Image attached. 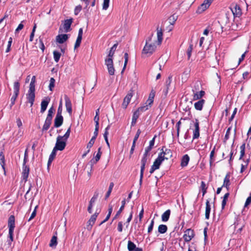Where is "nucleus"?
<instances>
[{"label": "nucleus", "instance_id": "f257e3e1", "mask_svg": "<svg viewBox=\"0 0 251 251\" xmlns=\"http://www.w3.org/2000/svg\"><path fill=\"white\" fill-rule=\"evenodd\" d=\"M35 76H33L29 84V88L26 95L28 102L30 104V107L33 105L35 100Z\"/></svg>", "mask_w": 251, "mask_h": 251}, {"label": "nucleus", "instance_id": "f03ea898", "mask_svg": "<svg viewBox=\"0 0 251 251\" xmlns=\"http://www.w3.org/2000/svg\"><path fill=\"white\" fill-rule=\"evenodd\" d=\"M156 46L154 43H149L146 41V44L142 51V56L143 57H149L155 51Z\"/></svg>", "mask_w": 251, "mask_h": 251}, {"label": "nucleus", "instance_id": "7ed1b4c3", "mask_svg": "<svg viewBox=\"0 0 251 251\" xmlns=\"http://www.w3.org/2000/svg\"><path fill=\"white\" fill-rule=\"evenodd\" d=\"M15 217L13 215H11L8 221V226L9 228V238L10 242L13 241V232L15 227Z\"/></svg>", "mask_w": 251, "mask_h": 251}, {"label": "nucleus", "instance_id": "20e7f679", "mask_svg": "<svg viewBox=\"0 0 251 251\" xmlns=\"http://www.w3.org/2000/svg\"><path fill=\"white\" fill-rule=\"evenodd\" d=\"M67 141L62 139L61 135H58L54 148L57 151H63L66 146Z\"/></svg>", "mask_w": 251, "mask_h": 251}, {"label": "nucleus", "instance_id": "39448f33", "mask_svg": "<svg viewBox=\"0 0 251 251\" xmlns=\"http://www.w3.org/2000/svg\"><path fill=\"white\" fill-rule=\"evenodd\" d=\"M213 0H204L198 8L196 12L201 14L207 9L211 5Z\"/></svg>", "mask_w": 251, "mask_h": 251}, {"label": "nucleus", "instance_id": "423d86ee", "mask_svg": "<svg viewBox=\"0 0 251 251\" xmlns=\"http://www.w3.org/2000/svg\"><path fill=\"white\" fill-rule=\"evenodd\" d=\"M161 151L159 153L158 155H161L163 160H168L171 158L173 156L172 151L170 149L163 147L161 150Z\"/></svg>", "mask_w": 251, "mask_h": 251}, {"label": "nucleus", "instance_id": "0eeeda50", "mask_svg": "<svg viewBox=\"0 0 251 251\" xmlns=\"http://www.w3.org/2000/svg\"><path fill=\"white\" fill-rule=\"evenodd\" d=\"M100 210L98 211V210H97L95 212V213L91 216L90 219L87 222L86 228L88 230H91L93 226L94 225L95 221L97 219V218L100 213Z\"/></svg>", "mask_w": 251, "mask_h": 251}, {"label": "nucleus", "instance_id": "6e6552de", "mask_svg": "<svg viewBox=\"0 0 251 251\" xmlns=\"http://www.w3.org/2000/svg\"><path fill=\"white\" fill-rule=\"evenodd\" d=\"M105 65L106 66L108 74L113 75L115 74V69L113 66V61L110 59H105Z\"/></svg>", "mask_w": 251, "mask_h": 251}, {"label": "nucleus", "instance_id": "1a4fd4ad", "mask_svg": "<svg viewBox=\"0 0 251 251\" xmlns=\"http://www.w3.org/2000/svg\"><path fill=\"white\" fill-rule=\"evenodd\" d=\"M194 123V129L193 131V139H198L200 137V126L199 122L197 119L193 122Z\"/></svg>", "mask_w": 251, "mask_h": 251}, {"label": "nucleus", "instance_id": "9d476101", "mask_svg": "<svg viewBox=\"0 0 251 251\" xmlns=\"http://www.w3.org/2000/svg\"><path fill=\"white\" fill-rule=\"evenodd\" d=\"M194 232L193 230L189 228L186 229L184 231V234L183 235V237L185 241L188 242L192 240V239L194 237Z\"/></svg>", "mask_w": 251, "mask_h": 251}, {"label": "nucleus", "instance_id": "9b49d317", "mask_svg": "<svg viewBox=\"0 0 251 251\" xmlns=\"http://www.w3.org/2000/svg\"><path fill=\"white\" fill-rule=\"evenodd\" d=\"M73 22V18L67 19L64 20L63 23V27L64 28V31L65 32H68L71 31V26Z\"/></svg>", "mask_w": 251, "mask_h": 251}, {"label": "nucleus", "instance_id": "f8f14e48", "mask_svg": "<svg viewBox=\"0 0 251 251\" xmlns=\"http://www.w3.org/2000/svg\"><path fill=\"white\" fill-rule=\"evenodd\" d=\"M132 92L131 91L129 92L124 99L123 102L122 103V107L124 109H126L128 104L130 101L132 97Z\"/></svg>", "mask_w": 251, "mask_h": 251}, {"label": "nucleus", "instance_id": "ddd939ff", "mask_svg": "<svg viewBox=\"0 0 251 251\" xmlns=\"http://www.w3.org/2000/svg\"><path fill=\"white\" fill-rule=\"evenodd\" d=\"M22 177L23 180L26 182L27 180L29 173V168L27 165H23Z\"/></svg>", "mask_w": 251, "mask_h": 251}, {"label": "nucleus", "instance_id": "4468645a", "mask_svg": "<svg viewBox=\"0 0 251 251\" xmlns=\"http://www.w3.org/2000/svg\"><path fill=\"white\" fill-rule=\"evenodd\" d=\"M64 99L65 101V106L66 108V110L70 114V115H71L72 113L71 101L67 95H65Z\"/></svg>", "mask_w": 251, "mask_h": 251}, {"label": "nucleus", "instance_id": "2eb2a0df", "mask_svg": "<svg viewBox=\"0 0 251 251\" xmlns=\"http://www.w3.org/2000/svg\"><path fill=\"white\" fill-rule=\"evenodd\" d=\"M147 158L142 157L141 159V171H140V183L142 182V179L143 177L144 171L145 168L146 164L147 162Z\"/></svg>", "mask_w": 251, "mask_h": 251}, {"label": "nucleus", "instance_id": "dca6fc26", "mask_svg": "<svg viewBox=\"0 0 251 251\" xmlns=\"http://www.w3.org/2000/svg\"><path fill=\"white\" fill-rule=\"evenodd\" d=\"M83 34V29L80 28L78 30V36L75 45V49H76L80 46Z\"/></svg>", "mask_w": 251, "mask_h": 251}, {"label": "nucleus", "instance_id": "f3484780", "mask_svg": "<svg viewBox=\"0 0 251 251\" xmlns=\"http://www.w3.org/2000/svg\"><path fill=\"white\" fill-rule=\"evenodd\" d=\"M63 117L62 116L56 115L54 122V127H60L63 124Z\"/></svg>", "mask_w": 251, "mask_h": 251}, {"label": "nucleus", "instance_id": "a211bd4d", "mask_svg": "<svg viewBox=\"0 0 251 251\" xmlns=\"http://www.w3.org/2000/svg\"><path fill=\"white\" fill-rule=\"evenodd\" d=\"M68 35L67 34H59L56 37V41L59 44H63L68 40Z\"/></svg>", "mask_w": 251, "mask_h": 251}, {"label": "nucleus", "instance_id": "6ab92c4d", "mask_svg": "<svg viewBox=\"0 0 251 251\" xmlns=\"http://www.w3.org/2000/svg\"><path fill=\"white\" fill-rule=\"evenodd\" d=\"M98 131L99 130L98 129H95L94 132V135L88 143L87 145V149H91L93 146L95 142V140L98 135Z\"/></svg>", "mask_w": 251, "mask_h": 251}, {"label": "nucleus", "instance_id": "aec40b11", "mask_svg": "<svg viewBox=\"0 0 251 251\" xmlns=\"http://www.w3.org/2000/svg\"><path fill=\"white\" fill-rule=\"evenodd\" d=\"M50 99L48 98L42 100L41 103V113H43L46 111Z\"/></svg>", "mask_w": 251, "mask_h": 251}, {"label": "nucleus", "instance_id": "412c9836", "mask_svg": "<svg viewBox=\"0 0 251 251\" xmlns=\"http://www.w3.org/2000/svg\"><path fill=\"white\" fill-rule=\"evenodd\" d=\"M157 31V40L156 41L157 44L160 45L163 40V31L161 28H159L158 27L156 29Z\"/></svg>", "mask_w": 251, "mask_h": 251}, {"label": "nucleus", "instance_id": "4be33fe9", "mask_svg": "<svg viewBox=\"0 0 251 251\" xmlns=\"http://www.w3.org/2000/svg\"><path fill=\"white\" fill-rule=\"evenodd\" d=\"M163 161L164 160L161 155H158L157 158L154 161L152 166L157 169H158Z\"/></svg>", "mask_w": 251, "mask_h": 251}, {"label": "nucleus", "instance_id": "5701e85b", "mask_svg": "<svg viewBox=\"0 0 251 251\" xmlns=\"http://www.w3.org/2000/svg\"><path fill=\"white\" fill-rule=\"evenodd\" d=\"M190 160V157L188 154L184 155L181 160L180 166L182 167H185L187 166Z\"/></svg>", "mask_w": 251, "mask_h": 251}, {"label": "nucleus", "instance_id": "b1692460", "mask_svg": "<svg viewBox=\"0 0 251 251\" xmlns=\"http://www.w3.org/2000/svg\"><path fill=\"white\" fill-rule=\"evenodd\" d=\"M52 122V120L48 118H46L43 126L42 131H46L50 128Z\"/></svg>", "mask_w": 251, "mask_h": 251}, {"label": "nucleus", "instance_id": "393cba45", "mask_svg": "<svg viewBox=\"0 0 251 251\" xmlns=\"http://www.w3.org/2000/svg\"><path fill=\"white\" fill-rule=\"evenodd\" d=\"M205 100L203 99L199 100L194 104L195 108L197 110H201L202 109Z\"/></svg>", "mask_w": 251, "mask_h": 251}, {"label": "nucleus", "instance_id": "a878e982", "mask_svg": "<svg viewBox=\"0 0 251 251\" xmlns=\"http://www.w3.org/2000/svg\"><path fill=\"white\" fill-rule=\"evenodd\" d=\"M205 95V92L201 90L199 92L194 93L193 100H198L201 99Z\"/></svg>", "mask_w": 251, "mask_h": 251}, {"label": "nucleus", "instance_id": "bb28decb", "mask_svg": "<svg viewBox=\"0 0 251 251\" xmlns=\"http://www.w3.org/2000/svg\"><path fill=\"white\" fill-rule=\"evenodd\" d=\"M171 214V211L170 209L166 210L165 212L163 213L161 216V219L163 222H167L170 218V216Z\"/></svg>", "mask_w": 251, "mask_h": 251}, {"label": "nucleus", "instance_id": "cd10ccee", "mask_svg": "<svg viewBox=\"0 0 251 251\" xmlns=\"http://www.w3.org/2000/svg\"><path fill=\"white\" fill-rule=\"evenodd\" d=\"M211 211V206L208 200L206 201V207H205V219H209L210 216V213Z\"/></svg>", "mask_w": 251, "mask_h": 251}, {"label": "nucleus", "instance_id": "c85d7f7f", "mask_svg": "<svg viewBox=\"0 0 251 251\" xmlns=\"http://www.w3.org/2000/svg\"><path fill=\"white\" fill-rule=\"evenodd\" d=\"M101 155V154L97 153L94 157L90 160L89 163L91 166V170L93 169L94 164L97 163V162L100 159Z\"/></svg>", "mask_w": 251, "mask_h": 251}, {"label": "nucleus", "instance_id": "c756f323", "mask_svg": "<svg viewBox=\"0 0 251 251\" xmlns=\"http://www.w3.org/2000/svg\"><path fill=\"white\" fill-rule=\"evenodd\" d=\"M0 164L1 165L2 169L4 171V173L5 174V157L2 152L0 153Z\"/></svg>", "mask_w": 251, "mask_h": 251}, {"label": "nucleus", "instance_id": "7c9ffc66", "mask_svg": "<svg viewBox=\"0 0 251 251\" xmlns=\"http://www.w3.org/2000/svg\"><path fill=\"white\" fill-rule=\"evenodd\" d=\"M126 203V199H124L122 201V205L120 207V208L119 209V210L117 211L116 215L115 216V217L114 218V219H116L117 218V217L119 216L120 215V214L122 213L123 210L124 209Z\"/></svg>", "mask_w": 251, "mask_h": 251}, {"label": "nucleus", "instance_id": "2f4dec72", "mask_svg": "<svg viewBox=\"0 0 251 251\" xmlns=\"http://www.w3.org/2000/svg\"><path fill=\"white\" fill-rule=\"evenodd\" d=\"M140 116V113H138V112L135 111L132 115V121H131V126H134L137 122V119L139 118Z\"/></svg>", "mask_w": 251, "mask_h": 251}, {"label": "nucleus", "instance_id": "473e14b6", "mask_svg": "<svg viewBox=\"0 0 251 251\" xmlns=\"http://www.w3.org/2000/svg\"><path fill=\"white\" fill-rule=\"evenodd\" d=\"M230 185L229 176L227 175L225 177L224 183L222 187H225L227 190H228L229 186Z\"/></svg>", "mask_w": 251, "mask_h": 251}, {"label": "nucleus", "instance_id": "72a5a7b5", "mask_svg": "<svg viewBox=\"0 0 251 251\" xmlns=\"http://www.w3.org/2000/svg\"><path fill=\"white\" fill-rule=\"evenodd\" d=\"M168 227L165 225H160L158 228V231L161 234L165 233L167 230Z\"/></svg>", "mask_w": 251, "mask_h": 251}, {"label": "nucleus", "instance_id": "f704fd0d", "mask_svg": "<svg viewBox=\"0 0 251 251\" xmlns=\"http://www.w3.org/2000/svg\"><path fill=\"white\" fill-rule=\"evenodd\" d=\"M229 196V193H226L225 194L223 198V200L222 202V209H224L225 208V207L226 204V201H227L228 198Z\"/></svg>", "mask_w": 251, "mask_h": 251}, {"label": "nucleus", "instance_id": "c9c22d12", "mask_svg": "<svg viewBox=\"0 0 251 251\" xmlns=\"http://www.w3.org/2000/svg\"><path fill=\"white\" fill-rule=\"evenodd\" d=\"M96 200V198L93 197L91 198L89 202V204L88 207V211L89 213H92V212L93 204L95 202Z\"/></svg>", "mask_w": 251, "mask_h": 251}, {"label": "nucleus", "instance_id": "e433bc0d", "mask_svg": "<svg viewBox=\"0 0 251 251\" xmlns=\"http://www.w3.org/2000/svg\"><path fill=\"white\" fill-rule=\"evenodd\" d=\"M14 94H18L20 91V83L18 81H16L14 83L13 86Z\"/></svg>", "mask_w": 251, "mask_h": 251}, {"label": "nucleus", "instance_id": "4c0bfd02", "mask_svg": "<svg viewBox=\"0 0 251 251\" xmlns=\"http://www.w3.org/2000/svg\"><path fill=\"white\" fill-rule=\"evenodd\" d=\"M53 58H54L55 62L56 63L58 62V61H59L60 56L61 55V53L56 50H54L53 52Z\"/></svg>", "mask_w": 251, "mask_h": 251}, {"label": "nucleus", "instance_id": "58836bf2", "mask_svg": "<svg viewBox=\"0 0 251 251\" xmlns=\"http://www.w3.org/2000/svg\"><path fill=\"white\" fill-rule=\"evenodd\" d=\"M127 248L129 251H132L137 249V248L133 242H131V241H129L128 242Z\"/></svg>", "mask_w": 251, "mask_h": 251}, {"label": "nucleus", "instance_id": "ea45409f", "mask_svg": "<svg viewBox=\"0 0 251 251\" xmlns=\"http://www.w3.org/2000/svg\"><path fill=\"white\" fill-rule=\"evenodd\" d=\"M200 189L202 192V196H203L206 193L207 187L206 186L205 182L203 181L201 182Z\"/></svg>", "mask_w": 251, "mask_h": 251}, {"label": "nucleus", "instance_id": "a19ab883", "mask_svg": "<svg viewBox=\"0 0 251 251\" xmlns=\"http://www.w3.org/2000/svg\"><path fill=\"white\" fill-rule=\"evenodd\" d=\"M57 244V237L55 236H53L50 240V247H55L56 246Z\"/></svg>", "mask_w": 251, "mask_h": 251}, {"label": "nucleus", "instance_id": "79ce46f5", "mask_svg": "<svg viewBox=\"0 0 251 251\" xmlns=\"http://www.w3.org/2000/svg\"><path fill=\"white\" fill-rule=\"evenodd\" d=\"M124 58H125V63H124V67L123 68V70L121 72V73L123 74L126 68V66L127 65V62H128V54L127 52H126L125 53V54H124Z\"/></svg>", "mask_w": 251, "mask_h": 251}, {"label": "nucleus", "instance_id": "37998d69", "mask_svg": "<svg viewBox=\"0 0 251 251\" xmlns=\"http://www.w3.org/2000/svg\"><path fill=\"white\" fill-rule=\"evenodd\" d=\"M172 81V75H170L168 78L166 79L165 81V87L167 88V89H169L171 84Z\"/></svg>", "mask_w": 251, "mask_h": 251}, {"label": "nucleus", "instance_id": "c03bdc74", "mask_svg": "<svg viewBox=\"0 0 251 251\" xmlns=\"http://www.w3.org/2000/svg\"><path fill=\"white\" fill-rule=\"evenodd\" d=\"M113 187H114V183H113V182H111L110 183V185H109V186L108 190L107 192V193L106 194V195H105V199H107L109 197V196L110 195Z\"/></svg>", "mask_w": 251, "mask_h": 251}, {"label": "nucleus", "instance_id": "a18cd8bd", "mask_svg": "<svg viewBox=\"0 0 251 251\" xmlns=\"http://www.w3.org/2000/svg\"><path fill=\"white\" fill-rule=\"evenodd\" d=\"M149 109V107L148 105H145L144 106H141L139 107L135 111L138 112V113H141V112H143L146 111Z\"/></svg>", "mask_w": 251, "mask_h": 251}, {"label": "nucleus", "instance_id": "49530a36", "mask_svg": "<svg viewBox=\"0 0 251 251\" xmlns=\"http://www.w3.org/2000/svg\"><path fill=\"white\" fill-rule=\"evenodd\" d=\"M245 146H246V144L244 143L240 147L241 151H240V156L239 157V159H241L242 158V157L245 155Z\"/></svg>", "mask_w": 251, "mask_h": 251}, {"label": "nucleus", "instance_id": "de8ad7c7", "mask_svg": "<svg viewBox=\"0 0 251 251\" xmlns=\"http://www.w3.org/2000/svg\"><path fill=\"white\" fill-rule=\"evenodd\" d=\"M71 132V126L69 127L66 132L63 136H61L62 139H64L66 141H67L68 139L69 138Z\"/></svg>", "mask_w": 251, "mask_h": 251}, {"label": "nucleus", "instance_id": "09e8293b", "mask_svg": "<svg viewBox=\"0 0 251 251\" xmlns=\"http://www.w3.org/2000/svg\"><path fill=\"white\" fill-rule=\"evenodd\" d=\"M54 111L53 108L52 107H50L48 110V113L46 118L52 120Z\"/></svg>", "mask_w": 251, "mask_h": 251}, {"label": "nucleus", "instance_id": "8fccbe9b", "mask_svg": "<svg viewBox=\"0 0 251 251\" xmlns=\"http://www.w3.org/2000/svg\"><path fill=\"white\" fill-rule=\"evenodd\" d=\"M215 147L213 148V149L211 151L210 154V164L211 165L213 162L214 161V156L215 154Z\"/></svg>", "mask_w": 251, "mask_h": 251}, {"label": "nucleus", "instance_id": "3c124183", "mask_svg": "<svg viewBox=\"0 0 251 251\" xmlns=\"http://www.w3.org/2000/svg\"><path fill=\"white\" fill-rule=\"evenodd\" d=\"M94 122L95 123V129L99 130V116L95 115L94 118Z\"/></svg>", "mask_w": 251, "mask_h": 251}, {"label": "nucleus", "instance_id": "603ef678", "mask_svg": "<svg viewBox=\"0 0 251 251\" xmlns=\"http://www.w3.org/2000/svg\"><path fill=\"white\" fill-rule=\"evenodd\" d=\"M55 81V80L53 77L50 78V84H49V89L50 91H52V89L54 87Z\"/></svg>", "mask_w": 251, "mask_h": 251}, {"label": "nucleus", "instance_id": "864d4df0", "mask_svg": "<svg viewBox=\"0 0 251 251\" xmlns=\"http://www.w3.org/2000/svg\"><path fill=\"white\" fill-rule=\"evenodd\" d=\"M109 0H103L102 9L106 10L109 7Z\"/></svg>", "mask_w": 251, "mask_h": 251}, {"label": "nucleus", "instance_id": "5fc2aeb1", "mask_svg": "<svg viewBox=\"0 0 251 251\" xmlns=\"http://www.w3.org/2000/svg\"><path fill=\"white\" fill-rule=\"evenodd\" d=\"M82 10V6L80 5H78L76 6L74 10V14L75 15H77L78 13L81 11Z\"/></svg>", "mask_w": 251, "mask_h": 251}, {"label": "nucleus", "instance_id": "6e6d98bb", "mask_svg": "<svg viewBox=\"0 0 251 251\" xmlns=\"http://www.w3.org/2000/svg\"><path fill=\"white\" fill-rule=\"evenodd\" d=\"M193 50V45L190 44L187 49V54L188 56V58L189 59L191 55V53Z\"/></svg>", "mask_w": 251, "mask_h": 251}, {"label": "nucleus", "instance_id": "4d7b16f0", "mask_svg": "<svg viewBox=\"0 0 251 251\" xmlns=\"http://www.w3.org/2000/svg\"><path fill=\"white\" fill-rule=\"evenodd\" d=\"M12 43V37H10L9 38V41L8 42L7 49L6 50V52H8L10 50L11 44Z\"/></svg>", "mask_w": 251, "mask_h": 251}, {"label": "nucleus", "instance_id": "13d9d810", "mask_svg": "<svg viewBox=\"0 0 251 251\" xmlns=\"http://www.w3.org/2000/svg\"><path fill=\"white\" fill-rule=\"evenodd\" d=\"M62 100L60 101L59 105L57 109V112L56 115L62 116Z\"/></svg>", "mask_w": 251, "mask_h": 251}, {"label": "nucleus", "instance_id": "bf43d9fd", "mask_svg": "<svg viewBox=\"0 0 251 251\" xmlns=\"http://www.w3.org/2000/svg\"><path fill=\"white\" fill-rule=\"evenodd\" d=\"M154 226V220L152 219L150 223V225H149L148 228V232L149 233H151L153 229Z\"/></svg>", "mask_w": 251, "mask_h": 251}, {"label": "nucleus", "instance_id": "052dcab7", "mask_svg": "<svg viewBox=\"0 0 251 251\" xmlns=\"http://www.w3.org/2000/svg\"><path fill=\"white\" fill-rule=\"evenodd\" d=\"M181 124V120H179L176 124V127L177 130V136L178 137L179 135L180 125Z\"/></svg>", "mask_w": 251, "mask_h": 251}, {"label": "nucleus", "instance_id": "680f3d73", "mask_svg": "<svg viewBox=\"0 0 251 251\" xmlns=\"http://www.w3.org/2000/svg\"><path fill=\"white\" fill-rule=\"evenodd\" d=\"M141 133V130L139 129H138L137 130V132L136 133V135H135V137L134 138L133 142L136 143V142L137 140H138V138H139Z\"/></svg>", "mask_w": 251, "mask_h": 251}, {"label": "nucleus", "instance_id": "e2e57ef3", "mask_svg": "<svg viewBox=\"0 0 251 251\" xmlns=\"http://www.w3.org/2000/svg\"><path fill=\"white\" fill-rule=\"evenodd\" d=\"M56 150H55L54 148H53L51 153H50V156H49V158L50 159H54L55 155H56Z\"/></svg>", "mask_w": 251, "mask_h": 251}, {"label": "nucleus", "instance_id": "0e129e2a", "mask_svg": "<svg viewBox=\"0 0 251 251\" xmlns=\"http://www.w3.org/2000/svg\"><path fill=\"white\" fill-rule=\"evenodd\" d=\"M115 52H114L113 51L110 50L109 52V53L107 56V57L105 58V59H110L113 60V57L114 56Z\"/></svg>", "mask_w": 251, "mask_h": 251}, {"label": "nucleus", "instance_id": "69168bd1", "mask_svg": "<svg viewBox=\"0 0 251 251\" xmlns=\"http://www.w3.org/2000/svg\"><path fill=\"white\" fill-rule=\"evenodd\" d=\"M24 22V21H22L21 23L19 25L17 28H16L15 32H19L20 30H22L24 27V25L23 23Z\"/></svg>", "mask_w": 251, "mask_h": 251}, {"label": "nucleus", "instance_id": "338daca9", "mask_svg": "<svg viewBox=\"0 0 251 251\" xmlns=\"http://www.w3.org/2000/svg\"><path fill=\"white\" fill-rule=\"evenodd\" d=\"M18 96V94H14L13 96L11 99V102H12V104H15V101L16 100Z\"/></svg>", "mask_w": 251, "mask_h": 251}, {"label": "nucleus", "instance_id": "774afa93", "mask_svg": "<svg viewBox=\"0 0 251 251\" xmlns=\"http://www.w3.org/2000/svg\"><path fill=\"white\" fill-rule=\"evenodd\" d=\"M117 229L120 232L123 231V223L122 222L118 223Z\"/></svg>", "mask_w": 251, "mask_h": 251}]
</instances>
